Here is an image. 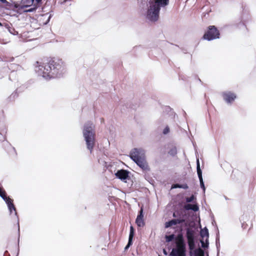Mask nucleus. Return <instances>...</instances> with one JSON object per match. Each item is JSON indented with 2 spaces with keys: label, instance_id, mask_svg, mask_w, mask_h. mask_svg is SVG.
Here are the masks:
<instances>
[{
  "label": "nucleus",
  "instance_id": "f257e3e1",
  "mask_svg": "<svg viewBox=\"0 0 256 256\" xmlns=\"http://www.w3.org/2000/svg\"><path fill=\"white\" fill-rule=\"evenodd\" d=\"M65 70V65L61 59L52 58L46 64L36 62V71L42 77L50 79L60 76Z\"/></svg>",
  "mask_w": 256,
  "mask_h": 256
},
{
  "label": "nucleus",
  "instance_id": "f03ea898",
  "mask_svg": "<svg viewBox=\"0 0 256 256\" xmlns=\"http://www.w3.org/2000/svg\"><path fill=\"white\" fill-rule=\"evenodd\" d=\"M150 6L147 12V18L152 22H156L159 18L161 8L168 5L170 0H150Z\"/></svg>",
  "mask_w": 256,
  "mask_h": 256
},
{
  "label": "nucleus",
  "instance_id": "7ed1b4c3",
  "mask_svg": "<svg viewBox=\"0 0 256 256\" xmlns=\"http://www.w3.org/2000/svg\"><path fill=\"white\" fill-rule=\"evenodd\" d=\"M130 158L143 170H150L143 150L134 148L130 152Z\"/></svg>",
  "mask_w": 256,
  "mask_h": 256
},
{
  "label": "nucleus",
  "instance_id": "20e7f679",
  "mask_svg": "<svg viewBox=\"0 0 256 256\" xmlns=\"http://www.w3.org/2000/svg\"><path fill=\"white\" fill-rule=\"evenodd\" d=\"M83 134L86 142L87 148L92 153L96 142V134L92 124H87L84 126Z\"/></svg>",
  "mask_w": 256,
  "mask_h": 256
},
{
  "label": "nucleus",
  "instance_id": "39448f33",
  "mask_svg": "<svg viewBox=\"0 0 256 256\" xmlns=\"http://www.w3.org/2000/svg\"><path fill=\"white\" fill-rule=\"evenodd\" d=\"M186 237L190 250V256H192L194 252L195 256H204V252L200 248L194 250L196 247L194 241V231L190 228L186 229Z\"/></svg>",
  "mask_w": 256,
  "mask_h": 256
},
{
  "label": "nucleus",
  "instance_id": "423d86ee",
  "mask_svg": "<svg viewBox=\"0 0 256 256\" xmlns=\"http://www.w3.org/2000/svg\"><path fill=\"white\" fill-rule=\"evenodd\" d=\"M176 248H172L170 255L172 256H186V246L183 236L179 234L175 238Z\"/></svg>",
  "mask_w": 256,
  "mask_h": 256
},
{
  "label": "nucleus",
  "instance_id": "0eeeda50",
  "mask_svg": "<svg viewBox=\"0 0 256 256\" xmlns=\"http://www.w3.org/2000/svg\"><path fill=\"white\" fill-rule=\"evenodd\" d=\"M220 35L219 30L217 28L214 26H210L204 34L203 38L208 40H211L219 38Z\"/></svg>",
  "mask_w": 256,
  "mask_h": 256
},
{
  "label": "nucleus",
  "instance_id": "6e6552de",
  "mask_svg": "<svg viewBox=\"0 0 256 256\" xmlns=\"http://www.w3.org/2000/svg\"><path fill=\"white\" fill-rule=\"evenodd\" d=\"M0 196L6 202L10 212H12V210H14L15 213L16 214V208L13 204V200L6 196V193L3 188L0 191Z\"/></svg>",
  "mask_w": 256,
  "mask_h": 256
},
{
  "label": "nucleus",
  "instance_id": "1a4fd4ad",
  "mask_svg": "<svg viewBox=\"0 0 256 256\" xmlns=\"http://www.w3.org/2000/svg\"><path fill=\"white\" fill-rule=\"evenodd\" d=\"M237 98L236 94L230 91H225V102L232 104Z\"/></svg>",
  "mask_w": 256,
  "mask_h": 256
},
{
  "label": "nucleus",
  "instance_id": "9d476101",
  "mask_svg": "<svg viewBox=\"0 0 256 256\" xmlns=\"http://www.w3.org/2000/svg\"><path fill=\"white\" fill-rule=\"evenodd\" d=\"M249 20V16L247 14L245 18L242 16L241 17L240 21L239 23L236 24V26L240 30H244V32L248 31V28L246 26V22Z\"/></svg>",
  "mask_w": 256,
  "mask_h": 256
},
{
  "label": "nucleus",
  "instance_id": "9b49d317",
  "mask_svg": "<svg viewBox=\"0 0 256 256\" xmlns=\"http://www.w3.org/2000/svg\"><path fill=\"white\" fill-rule=\"evenodd\" d=\"M136 223L139 227H142L144 226L142 207H141L140 208V210L136 218Z\"/></svg>",
  "mask_w": 256,
  "mask_h": 256
},
{
  "label": "nucleus",
  "instance_id": "f8f14e48",
  "mask_svg": "<svg viewBox=\"0 0 256 256\" xmlns=\"http://www.w3.org/2000/svg\"><path fill=\"white\" fill-rule=\"evenodd\" d=\"M115 174L117 178L121 180H125L128 178V172L124 170H118Z\"/></svg>",
  "mask_w": 256,
  "mask_h": 256
},
{
  "label": "nucleus",
  "instance_id": "ddd939ff",
  "mask_svg": "<svg viewBox=\"0 0 256 256\" xmlns=\"http://www.w3.org/2000/svg\"><path fill=\"white\" fill-rule=\"evenodd\" d=\"M184 222H185V220L183 219V218L173 219L171 220L166 222L165 224V227L167 228L172 226L174 225L182 224V223Z\"/></svg>",
  "mask_w": 256,
  "mask_h": 256
},
{
  "label": "nucleus",
  "instance_id": "4468645a",
  "mask_svg": "<svg viewBox=\"0 0 256 256\" xmlns=\"http://www.w3.org/2000/svg\"><path fill=\"white\" fill-rule=\"evenodd\" d=\"M173 216L174 218H183L184 219V218L186 216V212L184 210L180 208L177 210H176L173 213Z\"/></svg>",
  "mask_w": 256,
  "mask_h": 256
},
{
  "label": "nucleus",
  "instance_id": "2eb2a0df",
  "mask_svg": "<svg viewBox=\"0 0 256 256\" xmlns=\"http://www.w3.org/2000/svg\"><path fill=\"white\" fill-rule=\"evenodd\" d=\"M134 230L132 226H130V232L128 238V244L124 248V250H126L132 244V238L134 236Z\"/></svg>",
  "mask_w": 256,
  "mask_h": 256
},
{
  "label": "nucleus",
  "instance_id": "dca6fc26",
  "mask_svg": "<svg viewBox=\"0 0 256 256\" xmlns=\"http://www.w3.org/2000/svg\"><path fill=\"white\" fill-rule=\"evenodd\" d=\"M250 217L247 214H244L242 215L240 218V221L241 222L242 228L243 230L246 229V226H244V224L249 220Z\"/></svg>",
  "mask_w": 256,
  "mask_h": 256
},
{
  "label": "nucleus",
  "instance_id": "f3484780",
  "mask_svg": "<svg viewBox=\"0 0 256 256\" xmlns=\"http://www.w3.org/2000/svg\"><path fill=\"white\" fill-rule=\"evenodd\" d=\"M184 208L185 210H192L194 212H196L198 210V206L196 204H186L184 206Z\"/></svg>",
  "mask_w": 256,
  "mask_h": 256
},
{
  "label": "nucleus",
  "instance_id": "a211bd4d",
  "mask_svg": "<svg viewBox=\"0 0 256 256\" xmlns=\"http://www.w3.org/2000/svg\"><path fill=\"white\" fill-rule=\"evenodd\" d=\"M196 170L197 173L200 180L202 179V172L200 168V164L199 162V160H197V166H196Z\"/></svg>",
  "mask_w": 256,
  "mask_h": 256
},
{
  "label": "nucleus",
  "instance_id": "6ab92c4d",
  "mask_svg": "<svg viewBox=\"0 0 256 256\" xmlns=\"http://www.w3.org/2000/svg\"><path fill=\"white\" fill-rule=\"evenodd\" d=\"M200 236L203 238L205 236L208 238V230L205 228L204 230H202L200 232Z\"/></svg>",
  "mask_w": 256,
  "mask_h": 256
},
{
  "label": "nucleus",
  "instance_id": "aec40b11",
  "mask_svg": "<svg viewBox=\"0 0 256 256\" xmlns=\"http://www.w3.org/2000/svg\"><path fill=\"white\" fill-rule=\"evenodd\" d=\"M168 154L172 156H174L177 154V150L176 147L172 148L168 152Z\"/></svg>",
  "mask_w": 256,
  "mask_h": 256
},
{
  "label": "nucleus",
  "instance_id": "412c9836",
  "mask_svg": "<svg viewBox=\"0 0 256 256\" xmlns=\"http://www.w3.org/2000/svg\"><path fill=\"white\" fill-rule=\"evenodd\" d=\"M166 242H170L174 239V234H170L169 236H166Z\"/></svg>",
  "mask_w": 256,
  "mask_h": 256
},
{
  "label": "nucleus",
  "instance_id": "4be33fe9",
  "mask_svg": "<svg viewBox=\"0 0 256 256\" xmlns=\"http://www.w3.org/2000/svg\"><path fill=\"white\" fill-rule=\"evenodd\" d=\"M194 196L192 195L190 197L186 198V200L187 202H190L194 200Z\"/></svg>",
  "mask_w": 256,
  "mask_h": 256
},
{
  "label": "nucleus",
  "instance_id": "5701e85b",
  "mask_svg": "<svg viewBox=\"0 0 256 256\" xmlns=\"http://www.w3.org/2000/svg\"><path fill=\"white\" fill-rule=\"evenodd\" d=\"M200 187L202 188L203 191L204 192L205 190H206V188H205L204 184V182H203V179L200 180Z\"/></svg>",
  "mask_w": 256,
  "mask_h": 256
},
{
  "label": "nucleus",
  "instance_id": "b1692460",
  "mask_svg": "<svg viewBox=\"0 0 256 256\" xmlns=\"http://www.w3.org/2000/svg\"><path fill=\"white\" fill-rule=\"evenodd\" d=\"M170 132V128L168 126H166L164 128L163 130V134H167Z\"/></svg>",
  "mask_w": 256,
  "mask_h": 256
},
{
  "label": "nucleus",
  "instance_id": "393cba45",
  "mask_svg": "<svg viewBox=\"0 0 256 256\" xmlns=\"http://www.w3.org/2000/svg\"><path fill=\"white\" fill-rule=\"evenodd\" d=\"M172 188H181V184H173Z\"/></svg>",
  "mask_w": 256,
  "mask_h": 256
},
{
  "label": "nucleus",
  "instance_id": "a878e982",
  "mask_svg": "<svg viewBox=\"0 0 256 256\" xmlns=\"http://www.w3.org/2000/svg\"><path fill=\"white\" fill-rule=\"evenodd\" d=\"M181 188L186 190L188 188V186L187 184H181Z\"/></svg>",
  "mask_w": 256,
  "mask_h": 256
},
{
  "label": "nucleus",
  "instance_id": "bb28decb",
  "mask_svg": "<svg viewBox=\"0 0 256 256\" xmlns=\"http://www.w3.org/2000/svg\"><path fill=\"white\" fill-rule=\"evenodd\" d=\"M28 4L26 6L32 5L34 2V0H28Z\"/></svg>",
  "mask_w": 256,
  "mask_h": 256
},
{
  "label": "nucleus",
  "instance_id": "cd10ccee",
  "mask_svg": "<svg viewBox=\"0 0 256 256\" xmlns=\"http://www.w3.org/2000/svg\"><path fill=\"white\" fill-rule=\"evenodd\" d=\"M0 2L4 4H8V2L6 0H0Z\"/></svg>",
  "mask_w": 256,
  "mask_h": 256
},
{
  "label": "nucleus",
  "instance_id": "c85d7f7f",
  "mask_svg": "<svg viewBox=\"0 0 256 256\" xmlns=\"http://www.w3.org/2000/svg\"><path fill=\"white\" fill-rule=\"evenodd\" d=\"M36 4L40 3L42 2V0H35Z\"/></svg>",
  "mask_w": 256,
  "mask_h": 256
},
{
  "label": "nucleus",
  "instance_id": "c756f323",
  "mask_svg": "<svg viewBox=\"0 0 256 256\" xmlns=\"http://www.w3.org/2000/svg\"><path fill=\"white\" fill-rule=\"evenodd\" d=\"M248 226V224H246H246H244V226H246V228Z\"/></svg>",
  "mask_w": 256,
  "mask_h": 256
},
{
  "label": "nucleus",
  "instance_id": "7c9ffc66",
  "mask_svg": "<svg viewBox=\"0 0 256 256\" xmlns=\"http://www.w3.org/2000/svg\"><path fill=\"white\" fill-rule=\"evenodd\" d=\"M201 242H202V247H204V242H202V241H201Z\"/></svg>",
  "mask_w": 256,
  "mask_h": 256
},
{
  "label": "nucleus",
  "instance_id": "2f4dec72",
  "mask_svg": "<svg viewBox=\"0 0 256 256\" xmlns=\"http://www.w3.org/2000/svg\"><path fill=\"white\" fill-rule=\"evenodd\" d=\"M228 26H227V25L225 24V26H224L225 30H226V28H228Z\"/></svg>",
  "mask_w": 256,
  "mask_h": 256
},
{
  "label": "nucleus",
  "instance_id": "473e14b6",
  "mask_svg": "<svg viewBox=\"0 0 256 256\" xmlns=\"http://www.w3.org/2000/svg\"><path fill=\"white\" fill-rule=\"evenodd\" d=\"M164 254H166V251L164 250Z\"/></svg>",
  "mask_w": 256,
  "mask_h": 256
},
{
  "label": "nucleus",
  "instance_id": "72a5a7b5",
  "mask_svg": "<svg viewBox=\"0 0 256 256\" xmlns=\"http://www.w3.org/2000/svg\"><path fill=\"white\" fill-rule=\"evenodd\" d=\"M224 198H225L226 200L228 199V198L225 196Z\"/></svg>",
  "mask_w": 256,
  "mask_h": 256
},
{
  "label": "nucleus",
  "instance_id": "f704fd0d",
  "mask_svg": "<svg viewBox=\"0 0 256 256\" xmlns=\"http://www.w3.org/2000/svg\"><path fill=\"white\" fill-rule=\"evenodd\" d=\"M234 171H233V172H232V176H233V174H234Z\"/></svg>",
  "mask_w": 256,
  "mask_h": 256
},
{
  "label": "nucleus",
  "instance_id": "c9c22d12",
  "mask_svg": "<svg viewBox=\"0 0 256 256\" xmlns=\"http://www.w3.org/2000/svg\"><path fill=\"white\" fill-rule=\"evenodd\" d=\"M252 227V224L251 225V226L249 230L251 229V228Z\"/></svg>",
  "mask_w": 256,
  "mask_h": 256
},
{
  "label": "nucleus",
  "instance_id": "e433bc0d",
  "mask_svg": "<svg viewBox=\"0 0 256 256\" xmlns=\"http://www.w3.org/2000/svg\"><path fill=\"white\" fill-rule=\"evenodd\" d=\"M2 188L0 187V191L2 190Z\"/></svg>",
  "mask_w": 256,
  "mask_h": 256
},
{
  "label": "nucleus",
  "instance_id": "4c0bfd02",
  "mask_svg": "<svg viewBox=\"0 0 256 256\" xmlns=\"http://www.w3.org/2000/svg\"><path fill=\"white\" fill-rule=\"evenodd\" d=\"M2 26V23L0 22V26Z\"/></svg>",
  "mask_w": 256,
  "mask_h": 256
}]
</instances>
